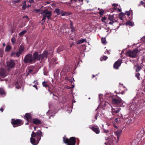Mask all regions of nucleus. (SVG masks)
Wrapping results in <instances>:
<instances>
[{
    "instance_id": "nucleus-1",
    "label": "nucleus",
    "mask_w": 145,
    "mask_h": 145,
    "mask_svg": "<svg viewBox=\"0 0 145 145\" xmlns=\"http://www.w3.org/2000/svg\"><path fill=\"white\" fill-rule=\"evenodd\" d=\"M138 51L137 49H134L132 50H128L126 52V54L127 56L132 58H136L137 57Z\"/></svg>"
},
{
    "instance_id": "nucleus-2",
    "label": "nucleus",
    "mask_w": 145,
    "mask_h": 145,
    "mask_svg": "<svg viewBox=\"0 0 145 145\" xmlns=\"http://www.w3.org/2000/svg\"><path fill=\"white\" fill-rule=\"evenodd\" d=\"M51 11L48 10H44L42 12V14L43 16V18L42 19V20H45L46 19V17L48 20L51 19Z\"/></svg>"
},
{
    "instance_id": "nucleus-3",
    "label": "nucleus",
    "mask_w": 145,
    "mask_h": 145,
    "mask_svg": "<svg viewBox=\"0 0 145 145\" xmlns=\"http://www.w3.org/2000/svg\"><path fill=\"white\" fill-rule=\"evenodd\" d=\"M63 141L65 143L67 144L68 145H75L76 140L75 137H71L69 139L66 138L63 139Z\"/></svg>"
},
{
    "instance_id": "nucleus-4",
    "label": "nucleus",
    "mask_w": 145,
    "mask_h": 145,
    "mask_svg": "<svg viewBox=\"0 0 145 145\" xmlns=\"http://www.w3.org/2000/svg\"><path fill=\"white\" fill-rule=\"evenodd\" d=\"M42 134V133L40 130H38L36 133L33 131L32 133L31 137H36L37 140L39 141L41 139Z\"/></svg>"
},
{
    "instance_id": "nucleus-5",
    "label": "nucleus",
    "mask_w": 145,
    "mask_h": 145,
    "mask_svg": "<svg viewBox=\"0 0 145 145\" xmlns=\"http://www.w3.org/2000/svg\"><path fill=\"white\" fill-rule=\"evenodd\" d=\"M25 63H29L33 62V56L31 54H29L26 55L25 57L24 60Z\"/></svg>"
},
{
    "instance_id": "nucleus-6",
    "label": "nucleus",
    "mask_w": 145,
    "mask_h": 145,
    "mask_svg": "<svg viewBox=\"0 0 145 145\" xmlns=\"http://www.w3.org/2000/svg\"><path fill=\"white\" fill-rule=\"evenodd\" d=\"M12 121L11 122L12 124L13 125L14 127H16L17 126L22 125L23 123L22 121L20 119L14 120L12 119Z\"/></svg>"
},
{
    "instance_id": "nucleus-7",
    "label": "nucleus",
    "mask_w": 145,
    "mask_h": 145,
    "mask_svg": "<svg viewBox=\"0 0 145 145\" xmlns=\"http://www.w3.org/2000/svg\"><path fill=\"white\" fill-rule=\"evenodd\" d=\"M7 66L8 68V70L9 71L10 69L13 68L15 65L14 60H10L7 62Z\"/></svg>"
},
{
    "instance_id": "nucleus-8",
    "label": "nucleus",
    "mask_w": 145,
    "mask_h": 145,
    "mask_svg": "<svg viewBox=\"0 0 145 145\" xmlns=\"http://www.w3.org/2000/svg\"><path fill=\"white\" fill-rule=\"evenodd\" d=\"M116 96L119 98V99H112V102L114 104L119 105L122 103V100L117 95H116Z\"/></svg>"
},
{
    "instance_id": "nucleus-9",
    "label": "nucleus",
    "mask_w": 145,
    "mask_h": 145,
    "mask_svg": "<svg viewBox=\"0 0 145 145\" xmlns=\"http://www.w3.org/2000/svg\"><path fill=\"white\" fill-rule=\"evenodd\" d=\"M7 75L6 70L3 69H0V76L2 78L5 77Z\"/></svg>"
},
{
    "instance_id": "nucleus-10",
    "label": "nucleus",
    "mask_w": 145,
    "mask_h": 145,
    "mask_svg": "<svg viewBox=\"0 0 145 145\" xmlns=\"http://www.w3.org/2000/svg\"><path fill=\"white\" fill-rule=\"evenodd\" d=\"M121 63V60L118 59L115 63L113 66L114 68L116 69H118Z\"/></svg>"
},
{
    "instance_id": "nucleus-11",
    "label": "nucleus",
    "mask_w": 145,
    "mask_h": 145,
    "mask_svg": "<svg viewBox=\"0 0 145 145\" xmlns=\"http://www.w3.org/2000/svg\"><path fill=\"white\" fill-rule=\"evenodd\" d=\"M122 130L121 129L118 130L115 132V135L117 137V143H118L119 141L120 137L122 133Z\"/></svg>"
},
{
    "instance_id": "nucleus-12",
    "label": "nucleus",
    "mask_w": 145,
    "mask_h": 145,
    "mask_svg": "<svg viewBox=\"0 0 145 145\" xmlns=\"http://www.w3.org/2000/svg\"><path fill=\"white\" fill-rule=\"evenodd\" d=\"M33 59L34 62L37 60H39V56L37 52H35L33 53Z\"/></svg>"
},
{
    "instance_id": "nucleus-13",
    "label": "nucleus",
    "mask_w": 145,
    "mask_h": 145,
    "mask_svg": "<svg viewBox=\"0 0 145 145\" xmlns=\"http://www.w3.org/2000/svg\"><path fill=\"white\" fill-rule=\"evenodd\" d=\"M48 53L47 51H45L42 54L39 55V60L42 59L44 57L46 58Z\"/></svg>"
},
{
    "instance_id": "nucleus-14",
    "label": "nucleus",
    "mask_w": 145,
    "mask_h": 145,
    "mask_svg": "<svg viewBox=\"0 0 145 145\" xmlns=\"http://www.w3.org/2000/svg\"><path fill=\"white\" fill-rule=\"evenodd\" d=\"M115 139L116 138L114 136L112 135H110L109 137L107 139H106L108 140V142H109L110 143L114 142L115 140Z\"/></svg>"
},
{
    "instance_id": "nucleus-15",
    "label": "nucleus",
    "mask_w": 145,
    "mask_h": 145,
    "mask_svg": "<svg viewBox=\"0 0 145 145\" xmlns=\"http://www.w3.org/2000/svg\"><path fill=\"white\" fill-rule=\"evenodd\" d=\"M112 107V113H117L119 112L121 110V108H112V107Z\"/></svg>"
},
{
    "instance_id": "nucleus-16",
    "label": "nucleus",
    "mask_w": 145,
    "mask_h": 145,
    "mask_svg": "<svg viewBox=\"0 0 145 145\" xmlns=\"http://www.w3.org/2000/svg\"><path fill=\"white\" fill-rule=\"evenodd\" d=\"M91 129L96 134H99L100 133V130L98 127H91Z\"/></svg>"
},
{
    "instance_id": "nucleus-17",
    "label": "nucleus",
    "mask_w": 145,
    "mask_h": 145,
    "mask_svg": "<svg viewBox=\"0 0 145 145\" xmlns=\"http://www.w3.org/2000/svg\"><path fill=\"white\" fill-rule=\"evenodd\" d=\"M108 104H109V103L108 102H106L105 101H104L101 102L100 106L101 107L103 108L104 107L106 106Z\"/></svg>"
},
{
    "instance_id": "nucleus-18",
    "label": "nucleus",
    "mask_w": 145,
    "mask_h": 145,
    "mask_svg": "<svg viewBox=\"0 0 145 145\" xmlns=\"http://www.w3.org/2000/svg\"><path fill=\"white\" fill-rule=\"evenodd\" d=\"M33 137H31L30 138V141L31 143L33 145H36L38 143L39 141H37L34 138H33Z\"/></svg>"
},
{
    "instance_id": "nucleus-19",
    "label": "nucleus",
    "mask_w": 145,
    "mask_h": 145,
    "mask_svg": "<svg viewBox=\"0 0 145 145\" xmlns=\"http://www.w3.org/2000/svg\"><path fill=\"white\" fill-rule=\"evenodd\" d=\"M31 116L30 113H27L25 114V119L27 121H29L31 119Z\"/></svg>"
},
{
    "instance_id": "nucleus-20",
    "label": "nucleus",
    "mask_w": 145,
    "mask_h": 145,
    "mask_svg": "<svg viewBox=\"0 0 145 145\" xmlns=\"http://www.w3.org/2000/svg\"><path fill=\"white\" fill-rule=\"evenodd\" d=\"M33 122L34 123L36 124H40L41 123V121L37 119H33Z\"/></svg>"
},
{
    "instance_id": "nucleus-21",
    "label": "nucleus",
    "mask_w": 145,
    "mask_h": 145,
    "mask_svg": "<svg viewBox=\"0 0 145 145\" xmlns=\"http://www.w3.org/2000/svg\"><path fill=\"white\" fill-rule=\"evenodd\" d=\"M108 19L111 21H115L114 15H109L108 17Z\"/></svg>"
},
{
    "instance_id": "nucleus-22",
    "label": "nucleus",
    "mask_w": 145,
    "mask_h": 145,
    "mask_svg": "<svg viewBox=\"0 0 145 145\" xmlns=\"http://www.w3.org/2000/svg\"><path fill=\"white\" fill-rule=\"evenodd\" d=\"M134 68L137 72L139 71L142 69L141 67L139 65H135Z\"/></svg>"
},
{
    "instance_id": "nucleus-23",
    "label": "nucleus",
    "mask_w": 145,
    "mask_h": 145,
    "mask_svg": "<svg viewBox=\"0 0 145 145\" xmlns=\"http://www.w3.org/2000/svg\"><path fill=\"white\" fill-rule=\"evenodd\" d=\"M86 41V39H82L81 40H78L77 42V43L78 44H81L83 43L84 42Z\"/></svg>"
},
{
    "instance_id": "nucleus-24",
    "label": "nucleus",
    "mask_w": 145,
    "mask_h": 145,
    "mask_svg": "<svg viewBox=\"0 0 145 145\" xmlns=\"http://www.w3.org/2000/svg\"><path fill=\"white\" fill-rule=\"evenodd\" d=\"M16 36H14L11 39V41L13 44H14L16 42Z\"/></svg>"
},
{
    "instance_id": "nucleus-25",
    "label": "nucleus",
    "mask_w": 145,
    "mask_h": 145,
    "mask_svg": "<svg viewBox=\"0 0 145 145\" xmlns=\"http://www.w3.org/2000/svg\"><path fill=\"white\" fill-rule=\"evenodd\" d=\"M24 47L23 46H21L19 49L18 51L21 54L22 52L24 51Z\"/></svg>"
},
{
    "instance_id": "nucleus-26",
    "label": "nucleus",
    "mask_w": 145,
    "mask_h": 145,
    "mask_svg": "<svg viewBox=\"0 0 145 145\" xmlns=\"http://www.w3.org/2000/svg\"><path fill=\"white\" fill-rule=\"evenodd\" d=\"M11 49V47L10 46H6L5 51V52H8Z\"/></svg>"
},
{
    "instance_id": "nucleus-27",
    "label": "nucleus",
    "mask_w": 145,
    "mask_h": 145,
    "mask_svg": "<svg viewBox=\"0 0 145 145\" xmlns=\"http://www.w3.org/2000/svg\"><path fill=\"white\" fill-rule=\"evenodd\" d=\"M34 11L36 13H40L41 14H42V11L40 9H35L34 10Z\"/></svg>"
},
{
    "instance_id": "nucleus-28",
    "label": "nucleus",
    "mask_w": 145,
    "mask_h": 145,
    "mask_svg": "<svg viewBox=\"0 0 145 145\" xmlns=\"http://www.w3.org/2000/svg\"><path fill=\"white\" fill-rule=\"evenodd\" d=\"M126 25H129V26H133V23L130 21H127L126 22Z\"/></svg>"
},
{
    "instance_id": "nucleus-29",
    "label": "nucleus",
    "mask_w": 145,
    "mask_h": 145,
    "mask_svg": "<svg viewBox=\"0 0 145 145\" xmlns=\"http://www.w3.org/2000/svg\"><path fill=\"white\" fill-rule=\"evenodd\" d=\"M27 32V30H23L19 33V35L21 36H22V35H24V34H25V33Z\"/></svg>"
},
{
    "instance_id": "nucleus-30",
    "label": "nucleus",
    "mask_w": 145,
    "mask_h": 145,
    "mask_svg": "<svg viewBox=\"0 0 145 145\" xmlns=\"http://www.w3.org/2000/svg\"><path fill=\"white\" fill-rule=\"evenodd\" d=\"M42 85L43 87H47L48 86V85L47 84L46 82L44 81L42 82Z\"/></svg>"
},
{
    "instance_id": "nucleus-31",
    "label": "nucleus",
    "mask_w": 145,
    "mask_h": 145,
    "mask_svg": "<svg viewBox=\"0 0 145 145\" xmlns=\"http://www.w3.org/2000/svg\"><path fill=\"white\" fill-rule=\"evenodd\" d=\"M60 14H61L62 16H65L67 14V13L66 12H65L62 10H60Z\"/></svg>"
},
{
    "instance_id": "nucleus-32",
    "label": "nucleus",
    "mask_w": 145,
    "mask_h": 145,
    "mask_svg": "<svg viewBox=\"0 0 145 145\" xmlns=\"http://www.w3.org/2000/svg\"><path fill=\"white\" fill-rule=\"evenodd\" d=\"M55 12L57 14V15L60 14V10L58 8L56 9L55 10Z\"/></svg>"
},
{
    "instance_id": "nucleus-33",
    "label": "nucleus",
    "mask_w": 145,
    "mask_h": 145,
    "mask_svg": "<svg viewBox=\"0 0 145 145\" xmlns=\"http://www.w3.org/2000/svg\"><path fill=\"white\" fill-rule=\"evenodd\" d=\"M5 93V92L4 90L2 88H0V94L3 95Z\"/></svg>"
},
{
    "instance_id": "nucleus-34",
    "label": "nucleus",
    "mask_w": 145,
    "mask_h": 145,
    "mask_svg": "<svg viewBox=\"0 0 145 145\" xmlns=\"http://www.w3.org/2000/svg\"><path fill=\"white\" fill-rule=\"evenodd\" d=\"M108 58L106 56H103L100 59L101 61H102L103 60H106Z\"/></svg>"
},
{
    "instance_id": "nucleus-35",
    "label": "nucleus",
    "mask_w": 145,
    "mask_h": 145,
    "mask_svg": "<svg viewBox=\"0 0 145 145\" xmlns=\"http://www.w3.org/2000/svg\"><path fill=\"white\" fill-rule=\"evenodd\" d=\"M101 41L102 43L104 44L106 43V39L105 38H101Z\"/></svg>"
},
{
    "instance_id": "nucleus-36",
    "label": "nucleus",
    "mask_w": 145,
    "mask_h": 145,
    "mask_svg": "<svg viewBox=\"0 0 145 145\" xmlns=\"http://www.w3.org/2000/svg\"><path fill=\"white\" fill-rule=\"evenodd\" d=\"M140 74L139 73H138L135 74V76L137 77V78L139 80H140Z\"/></svg>"
},
{
    "instance_id": "nucleus-37",
    "label": "nucleus",
    "mask_w": 145,
    "mask_h": 145,
    "mask_svg": "<svg viewBox=\"0 0 145 145\" xmlns=\"http://www.w3.org/2000/svg\"><path fill=\"white\" fill-rule=\"evenodd\" d=\"M16 52H13L11 53L10 55L11 56L15 57L16 56Z\"/></svg>"
},
{
    "instance_id": "nucleus-38",
    "label": "nucleus",
    "mask_w": 145,
    "mask_h": 145,
    "mask_svg": "<svg viewBox=\"0 0 145 145\" xmlns=\"http://www.w3.org/2000/svg\"><path fill=\"white\" fill-rule=\"evenodd\" d=\"M16 56L18 57L20 56V55L21 54L20 53L19 51H18V52H16Z\"/></svg>"
},
{
    "instance_id": "nucleus-39",
    "label": "nucleus",
    "mask_w": 145,
    "mask_h": 145,
    "mask_svg": "<svg viewBox=\"0 0 145 145\" xmlns=\"http://www.w3.org/2000/svg\"><path fill=\"white\" fill-rule=\"evenodd\" d=\"M33 70L31 69H29L28 70V72L29 74H34V72H33Z\"/></svg>"
},
{
    "instance_id": "nucleus-40",
    "label": "nucleus",
    "mask_w": 145,
    "mask_h": 145,
    "mask_svg": "<svg viewBox=\"0 0 145 145\" xmlns=\"http://www.w3.org/2000/svg\"><path fill=\"white\" fill-rule=\"evenodd\" d=\"M3 51L1 50H0V57H2L3 56Z\"/></svg>"
},
{
    "instance_id": "nucleus-41",
    "label": "nucleus",
    "mask_w": 145,
    "mask_h": 145,
    "mask_svg": "<svg viewBox=\"0 0 145 145\" xmlns=\"http://www.w3.org/2000/svg\"><path fill=\"white\" fill-rule=\"evenodd\" d=\"M104 12V11L103 10H102V11L99 12V14L100 15H102L103 14V13Z\"/></svg>"
},
{
    "instance_id": "nucleus-42",
    "label": "nucleus",
    "mask_w": 145,
    "mask_h": 145,
    "mask_svg": "<svg viewBox=\"0 0 145 145\" xmlns=\"http://www.w3.org/2000/svg\"><path fill=\"white\" fill-rule=\"evenodd\" d=\"M103 131L104 133L107 134L109 133V131L108 130L105 129H103Z\"/></svg>"
},
{
    "instance_id": "nucleus-43",
    "label": "nucleus",
    "mask_w": 145,
    "mask_h": 145,
    "mask_svg": "<svg viewBox=\"0 0 145 145\" xmlns=\"http://www.w3.org/2000/svg\"><path fill=\"white\" fill-rule=\"evenodd\" d=\"M70 27L73 26L72 22L71 20H70Z\"/></svg>"
},
{
    "instance_id": "nucleus-44",
    "label": "nucleus",
    "mask_w": 145,
    "mask_h": 145,
    "mask_svg": "<svg viewBox=\"0 0 145 145\" xmlns=\"http://www.w3.org/2000/svg\"><path fill=\"white\" fill-rule=\"evenodd\" d=\"M113 5H114V7L113 8L114 9L116 10V6L117 5H118L117 4H116L115 5L114 4H113Z\"/></svg>"
},
{
    "instance_id": "nucleus-45",
    "label": "nucleus",
    "mask_w": 145,
    "mask_h": 145,
    "mask_svg": "<svg viewBox=\"0 0 145 145\" xmlns=\"http://www.w3.org/2000/svg\"><path fill=\"white\" fill-rule=\"evenodd\" d=\"M70 27L71 29V31L73 32L74 31H75V29L74 28L73 26L71 27Z\"/></svg>"
},
{
    "instance_id": "nucleus-46",
    "label": "nucleus",
    "mask_w": 145,
    "mask_h": 145,
    "mask_svg": "<svg viewBox=\"0 0 145 145\" xmlns=\"http://www.w3.org/2000/svg\"><path fill=\"white\" fill-rule=\"evenodd\" d=\"M53 98H54L55 99H57V98H58L55 95L53 94Z\"/></svg>"
},
{
    "instance_id": "nucleus-47",
    "label": "nucleus",
    "mask_w": 145,
    "mask_h": 145,
    "mask_svg": "<svg viewBox=\"0 0 145 145\" xmlns=\"http://www.w3.org/2000/svg\"><path fill=\"white\" fill-rule=\"evenodd\" d=\"M106 19V18L105 17H103L102 18L101 20L103 22H104Z\"/></svg>"
},
{
    "instance_id": "nucleus-48",
    "label": "nucleus",
    "mask_w": 145,
    "mask_h": 145,
    "mask_svg": "<svg viewBox=\"0 0 145 145\" xmlns=\"http://www.w3.org/2000/svg\"><path fill=\"white\" fill-rule=\"evenodd\" d=\"M141 40L144 42H145V36L141 38Z\"/></svg>"
},
{
    "instance_id": "nucleus-49",
    "label": "nucleus",
    "mask_w": 145,
    "mask_h": 145,
    "mask_svg": "<svg viewBox=\"0 0 145 145\" xmlns=\"http://www.w3.org/2000/svg\"><path fill=\"white\" fill-rule=\"evenodd\" d=\"M116 22V21H111V22H110L109 23V24H111V25H112L113 24V23L114 22Z\"/></svg>"
},
{
    "instance_id": "nucleus-50",
    "label": "nucleus",
    "mask_w": 145,
    "mask_h": 145,
    "mask_svg": "<svg viewBox=\"0 0 145 145\" xmlns=\"http://www.w3.org/2000/svg\"><path fill=\"white\" fill-rule=\"evenodd\" d=\"M144 4V2H143V1H140V3L138 5V6H139L141 5H143Z\"/></svg>"
},
{
    "instance_id": "nucleus-51",
    "label": "nucleus",
    "mask_w": 145,
    "mask_h": 145,
    "mask_svg": "<svg viewBox=\"0 0 145 145\" xmlns=\"http://www.w3.org/2000/svg\"><path fill=\"white\" fill-rule=\"evenodd\" d=\"M125 14L127 15L128 16H129L130 14V12L128 11H127L125 12Z\"/></svg>"
},
{
    "instance_id": "nucleus-52",
    "label": "nucleus",
    "mask_w": 145,
    "mask_h": 145,
    "mask_svg": "<svg viewBox=\"0 0 145 145\" xmlns=\"http://www.w3.org/2000/svg\"><path fill=\"white\" fill-rule=\"evenodd\" d=\"M19 2H20V1L19 0H15V1H13V2H14L15 3H18Z\"/></svg>"
},
{
    "instance_id": "nucleus-53",
    "label": "nucleus",
    "mask_w": 145,
    "mask_h": 145,
    "mask_svg": "<svg viewBox=\"0 0 145 145\" xmlns=\"http://www.w3.org/2000/svg\"><path fill=\"white\" fill-rule=\"evenodd\" d=\"M33 87L37 89V86L36 85H34L33 86Z\"/></svg>"
},
{
    "instance_id": "nucleus-54",
    "label": "nucleus",
    "mask_w": 145,
    "mask_h": 145,
    "mask_svg": "<svg viewBox=\"0 0 145 145\" xmlns=\"http://www.w3.org/2000/svg\"><path fill=\"white\" fill-rule=\"evenodd\" d=\"M23 18H26L27 19V21H28L29 20V19H28V17L27 16H24L23 17Z\"/></svg>"
},
{
    "instance_id": "nucleus-55",
    "label": "nucleus",
    "mask_w": 145,
    "mask_h": 145,
    "mask_svg": "<svg viewBox=\"0 0 145 145\" xmlns=\"http://www.w3.org/2000/svg\"><path fill=\"white\" fill-rule=\"evenodd\" d=\"M98 116V114H97L95 115V119L96 120L97 119V116Z\"/></svg>"
},
{
    "instance_id": "nucleus-56",
    "label": "nucleus",
    "mask_w": 145,
    "mask_h": 145,
    "mask_svg": "<svg viewBox=\"0 0 145 145\" xmlns=\"http://www.w3.org/2000/svg\"><path fill=\"white\" fill-rule=\"evenodd\" d=\"M129 122L132 123L133 121H132V119L131 118H130V119H129Z\"/></svg>"
},
{
    "instance_id": "nucleus-57",
    "label": "nucleus",
    "mask_w": 145,
    "mask_h": 145,
    "mask_svg": "<svg viewBox=\"0 0 145 145\" xmlns=\"http://www.w3.org/2000/svg\"><path fill=\"white\" fill-rule=\"evenodd\" d=\"M29 2L30 3H33L34 2V1L33 0H30L29 1Z\"/></svg>"
},
{
    "instance_id": "nucleus-58",
    "label": "nucleus",
    "mask_w": 145,
    "mask_h": 145,
    "mask_svg": "<svg viewBox=\"0 0 145 145\" xmlns=\"http://www.w3.org/2000/svg\"><path fill=\"white\" fill-rule=\"evenodd\" d=\"M0 110L2 112H3V108H1L0 109Z\"/></svg>"
},
{
    "instance_id": "nucleus-59",
    "label": "nucleus",
    "mask_w": 145,
    "mask_h": 145,
    "mask_svg": "<svg viewBox=\"0 0 145 145\" xmlns=\"http://www.w3.org/2000/svg\"><path fill=\"white\" fill-rule=\"evenodd\" d=\"M33 83H36V84H38V82H37V81H34L33 82Z\"/></svg>"
},
{
    "instance_id": "nucleus-60",
    "label": "nucleus",
    "mask_w": 145,
    "mask_h": 145,
    "mask_svg": "<svg viewBox=\"0 0 145 145\" xmlns=\"http://www.w3.org/2000/svg\"><path fill=\"white\" fill-rule=\"evenodd\" d=\"M117 11L118 12H121V9L118 8V9Z\"/></svg>"
},
{
    "instance_id": "nucleus-61",
    "label": "nucleus",
    "mask_w": 145,
    "mask_h": 145,
    "mask_svg": "<svg viewBox=\"0 0 145 145\" xmlns=\"http://www.w3.org/2000/svg\"><path fill=\"white\" fill-rule=\"evenodd\" d=\"M19 88H20L19 86H17L16 87V88H17V89H18Z\"/></svg>"
},
{
    "instance_id": "nucleus-62",
    "label": "nucleus",
    "mask_w": 145,
    "mask_h": 145,
    "mask_svg": "<svg viewBox=\"0 0 145 145\" xmlns=\"http://www.w3.org/2000/svg\"><path fill=\"white\" fill-rule=\"evenodd\" d=\"M74 85H72V87L71 88H74Z\"/></svg>"
},
{
    "instance_id": "nucleus-63",
    "label": "nucleus",
    "mask_w": 145,
    "mask_h": 145,
    "mask_svg": "<svg viewBox=\"0 0 145 145\" xmlns=\"http://www.w3.org/2000/svg\"><path fill=\"white\" fill-rule=\"evenodd\" d=\"M3 46H5V43H4L3 44Z\"/></svg>"
},
{
    "instance_id": "nucleus-64",
    "label": "nucleus",
    "mask_w": 145,
    "mask_h": 145,
    "mask_svg": "<svg viewBox=\"0 0 145 145\" xmlns=\"http://www.w3.org/2000/svg\"><path fill=\"white\" fill-rule=\"evenodd\" d=\"M58 50L60 51L61 50H60V48H58Z\"/></svg>"
}]
</instances>
